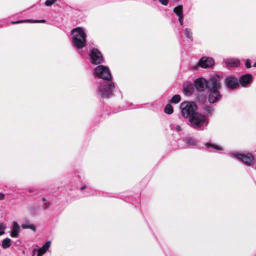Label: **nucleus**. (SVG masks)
I'll return each instance as SVG.
<instances>
[{
	"label": "nucleus",
	"instance_id": "obj_1",
	"mask_svg": "<svg viewBox=\"0 0 256 256\" xmlns=\"http://www.w3.org/2000/svg\"><path fill=\"white\" fill-rule=\"evenodd\" d=\"M94 74L100 78L106 80L96 89V94L102 98L111 96L115 89L114 82L111 81L112 76L109 68L106 66L99 65L94 70Z\"/></svg>",
	"mask_w": 256,
	"mask_h": 256
},
{
	"label": "nucleus",
	"instance_id": "obj_2",
	"mask_svg": "<svg viewBox=\"0 0 256 256\" xmlns=\"http://www.w3.org/2000/svg\"><path fill=\"white\" fill-rule=\"evenodd\" d=\"M73 36L72 41L74 46L77 49H81L86 44V34L83 28L77 27L72 30Z\"/></svg>",
	"mask_w": 256,
	"mask_h": 256
},
{
	"label": "nucleus",
	"instance_id": "obj_3",
	"mask_svg": "<svg viewBox=\"0 0 256 256\" xmlns=\"http://www.w3.org/2000/svg\"><path fill=\"white\" fill-rule=\"evenodd\" d=\"M190 125L197 130H204L209 123V120L199 112H195L189 118Z\"/></svg>",
	"mask_w": 256,
	"mask_h": 256
},
{
	"label": "nucleus",
	"instance_id": "obj_4",
	"mask_svg": "<svg viewBox=\"0 0 256 256\" xmlns=\"http://www.w3.org/2000/svg\"><path fill=\"white\" fill-rule=\"evenodd\" d=\"M180 108L182 116L186 118H190L195 114L197 106L192 102H184L180 104Z\"/></svg>",
	"mask_w": 256,
	"mask_h": 256
},
{
	"label": "nucleus",
	"instance_id": "obj_5",
	"mask_svg": "<svg viewBox=\"0 0 256 256\" xmlns=\"http://www.w3.org/2000/svg\"><path fill=\"white\" fill-rule=\"evenodd\" d=\"M230 156H234L237 159L241 160L246 166H250L255 160L254 159L252 154L250 153H242V152H234L230 154Z\"/></svg>",
	"mask_w": 256,
	"mask_h": 256
},
{
	"label": "nucleus",
	"instance_id": "obj_6",
	"mask_svg": "<svg viewBox=\"0 0 256 256\" xmlns=\"http://www.w3.org/2000/svg\"><path fill=\"white\" fill-rule=\"evenodd\" d=\"M90 60L93 64H99L102 63L104 58L101 52L97 48H92L90 52Z\"/></svg>",
	"mask_w": 256,
	"mask_h": 256
},
{
	"label": "nucleus",
	"instance_id": "obj_7",
	"mask_svg": "<svg viewBox=\"0 0 256 256\" xmlns=\"http://www.w3.org/2000/svg\"><path fill=\"white\" fill-rule=\"evenodd\" d=\"M207 90H219L220 88V77L218 75H214L210 77V80L207 81Z\"/></svg>",
	"mask_w": 256,
	"mask_h": 256
},
{
	"label": "nucleus",
	"instance_id": "obj_8",
	"mask_svg": "<svg viewBox=\"0 0 256 256\" xmlns=\"http://www.w3.org/2000/svg\"><path fill=\"white\" fill-rule=\"evenodd\" d=\"M214 64V60L212 58L203 56L196 64L192 66V68L194 70H196L198 66L203 68H208L212 66Z\"/></svg>",
	"mask_w": 256,
	"mask_h": 256
},
{
	"label": "nucleus",
	"instance_id": "obj_9",
	"mask_svg": "<svg viewBox=\"0 0 256 256\" xmlns=\"http://www.w3.org/2000/svg\"><path fill=\"white\" fill-rule=\"evenodd\" d=\"M225 84L230 90H233L239 86L238 80L232 76H227L225 78Z\"/></svg>",
	"mask_w": 256,
	"mask_h": 256
},
{
	"label": "nucleus",
	"instance_id": "obj_10",
	"mask_svg": "<svg viewBox=\"0 0 256 256\" xmlns=\"http://www.w3.org/2000/svg\"><path fill=\"white\" fill-rule=\"evenodd\" d=\"M194 86L198 91L203 92L207 88V80L204 78H198L194 80Z\"/></svg>",
	"mask_w": 256,
	"mask_h": 256
},
{
	"label": "nucleus",
	"instance_id": "obj_11",
	"mask_svg": "<svg viewBox=\"0 0 256 256\" xmlns=\"http://www.w3.org/2000/svg\"><path fill=\"white\" fill-rule=\"evenodd\" d=\"M209 92L208 102L210 104H214L218 102L221 98L222 96L218 90H208Z\"/></svg>",
	"mask_w": 256,
	"mask_h": 256
},
{
	"label": "nucleus",
	"instance_id": "obj_12",
	"mask_svg": "<svg viewBox=\"0 0 256 256\" xmlns=\"http://www.w3.org/2000/svg\"><path fill=\"white\" fill-rule=\"evenodd\" d=\"M252 80V76L250 74H246L239 78V82L242 86L248 84Z\"/></svg>",
	"mask_w": 256,
	"mask_h": 256
},
{
	"label": "nucleus",
	"instance_id": "obj_13",
	"mask_svg": "<svg viewBox=\"0 0 256 256\" xmlns=\"http://www.w3.org/2000/svg\"><path fill=\"white\" fill-rule=\"evenodd\" d=\"M205 146L207 148L208 150L210 152H216L222 150V148L215 144L206 142L205 144Z\"/></svg>",
	"mask_w": 256,
	"mask_h": 256
},
{
	"label": "nucleus",
	"instance_id": "obj_14",
	"mask_svg": "<svg viewBox=\"0 0 256 256\" xmlns=\"http://www.w3.org/2000/svg\"><path fill=\"white\" fill-rule=\"evenodd\" d=\"M10 232V236L12 238H16L18 236V234L20 232V226L16 222H12V228Z\"/></svg>",
	"mask_w": 256,
	"mask_h": 256
},
{
	"label": "nucleus",
	"instance_id": "obj_15",
	"mask_svg": "<svg viewBox=\"0 0 256 256\" xmlns=\"http://www.w3.org/2000/svg\"><path fill=\"white\" fill-rule=\"evenodd\" d=\"M51 242L50 241L46 242L42 248L36 250L38 252L37 256H42L44 254L50 247Z\"/></svg>",
	"mask_w": 256,
	"mask_h": 256
},
{
	"label": "nucleus",
	"instance_id": "obj_16",
	"mask_svg": "<svg viewBox=\"0 0 256 256\" xmlns=\"http://www.w3.org/2000/svg\"><path fill=\"white\" fill-rule=\"evenodd\" d=\"M202 112L203 116L208 118L214 112V108L211 106H206L202 108Z\"/></svg>",
	"mask_w": 256,
	"mask_h": 256
},
{
	"label": "nucleus",
	"instance_id": "obj_17",
	"mask_svg": "<svg viewBox=\"0 0 256 256\" xmlns=\"http://www.w3.org/2000/svg\"><path fill=\"white\" fill-rule=\"evenodd\" d=\"M184 94L187 96H190L192 94V87L188 84H184L183 85Z\"/></svg>",
	"mask_w": 256,
	"mask_h": 256
},
{
	"label": "nucleus",
	"instance_id": "obj_18",
	"mask_svg": "<svg viewBox=\"0 0 256 256\" xmlns=\"http://www.w3.org/2000/svg\"><path fill=\"white\" fill-rule=\"evenodd\" d=\"M225 64L228 66L230 67H234L238 66L240 64L239 60L234 59V58H230L226 59L225 60Z\"/></svg>",
	"mask_w": 256,
	"mask_h": 256
},
{
	"label": "nucleus",
	"instance_id": "obj_19",
	"mask_svg": "<svg viewBox=\"0 0 256 256\" xmlns=\"http://www.w3.org/2000/svg\"><path fill=\"white\" fill-rule=\"evenodd\" d=\"M188 146H194L196 144V140L192 138H187L184 140Z\"/></svg>",
	"mask_w": 256,
	"mask_h": 256
},
{
	"label": "nucleus",
	"instance_id": "obj_20",
	"mask_svg": "<svg viewBox=\"0 0 256 256\" xmlns=\"http://www.w3.org/2000/svg\"><path fill=\"white\" fill-rule=\"evenodd\" d=\"M174 12L178 16H183V7L182 6L180 5L174 9Z\"/></svg>",
	"mask_w": 256,
	"mask_h": 256
},
{
	"label": "nucleus",
	"instance_id": "obj_21",
	"mask_svg": "<svg viewBox=\"0 0 256 256\" xmlns=\"http://www.w3.org/2000/svg\"><path fill=\"white\" fill-rule=\"evenodd\" d=\"M11 246V240L9 238H6L2 241V246L3 248L6 249Z\"/></svg>",
	"mask_w": 256,
	"mask_h": 256
},
{
	"label": "nucleus",
	"instance_id": "obj_22",
	"mask_svg": "<svg viewBox=\"0 0 256 256\" xmlns=\"http://www.w3.org/2000/svg\"><path fill=\"white\" fill-rule=\"evenodd\" d=\"M26 22H45L46 20H20L18 21H13L11 22V24H20L22 23Z\"/></svg>",
	"mask_w": 256,
	"mask_h": 256
},
{
	"label": "nucleus",
	"instance_id": "obj_23",
	"mask_svg": "<svg viewBox=\"0 0 256 256\" xmlns=\"http://www.w3.org/2000/svg\"><path fill=\"white\" fill-rule=\"evenodd\" d=\"M184 33L188 39H190V41L192 42L193 40L192 32L190 28H186L184 30Z\"/></svg>",
	"mask_w": 256,
	"mask_h": 256
},
{
	"label": "nucleus",
	"instance_id": "obj_24",
	"mask_svg": "<svg viewBox=\"0 0 256 256\" xmlns=\"http://www.w3.org/2000/svg\"><path fill=\"white\" fill-rule=\"evenodd\" d=\"M22 228H29L32 230H34L36 228L35 226L29 222H26L25 224H22Z\"/></svg>",
	"mask_w": 256,
	"mask_h": 256
},
{
	"label": "nucleus",
	"instance_id": "obj_25",
	"mask_svg": "<svg viewBox=\"0 0 256 256\" xmlns=\"http://www.w3.org/2000/svg\"><path fill=\"white\" fill-rule=\"evenodd\" d=\"M164 112L168 114H172L174 112L173 108L170 104H167L164 108Z\"/></svg>",
	"mask_w": 256,
	"mask_h": 256
},
{
	"label": "nucleus",
	"instance_id": "obj_26",
	"mask_svg": "<svg viewBox=\"0 0 256 256\" xmlns=\"http://www.w3.org/2000/svg\"><path fill=\"white\" fill-rule=\"evenodd\" d=\"M181 100V97L179 94H176L172 97V102L174 104L178 103Z\"/></svg>",
	"mask_w": 256,
	"mask_h": 256
},
{
	"label": "nucleus",
	"instance_id": "obj_27",
	"mask_svg": "<svg viewBox=\"0 0 256 256\" xmlns=\"http://www.w3.org/2000/svg\"><path fill=\"white\" fill-rule=\"evenodd\" d=\"M170 128L172 130H176V132H180L181 130V127L179 125H177L176 124H171Z\"/></svg>",
	"mask_w": 256,
	"mask_h": 256
},
{
	"label": "nucleus",
	"instance_id": "obj_28",
	"mask_svg": "<svg viewBox=\"0 0 256 256\" xmlns=\"http://www.w3.org/2000/svg\"><path fill=\"white\" fill-rule=\"evenodd\" d=\"M6 226L4 224H0V236L5 233Z\"/></svg>",
	"mask_w": 256,
	"mask_h": 256
},
{
	"label": "nucleus",
	"instance_id": "obj_29",
	"mask_svg": "<svg viewBox=\"0 0 256 256\" xmlns=\"http://www.w3.org/2000/svg\"><path fill=\"white\" fill-rule=\"evenodd\" d=\"M53 4L54 2L52 0H46L45 2V4L48 6H51Z\"/></svg>",
	"mask_w": 256,
	"mask_h": 256
},
{
	"label": "nucleus",
	"instance_id": "obj_30",
	"mask_svg": "<svg viewBox=\"0 0 256 256\" xmlns=\"http://www.w3.org/2000/svg\"><path fill=\"white\" fill-rule=\"evenodd\" d=\"M169 0H159L160 2L164 6H167Z\"/></svg>",
	"mask_w": 256,
	"mask_h": 256
},
{
	"label": "nucleus",
	"instance_id": "obj_31",
	"mask_svg": "<svg viewBox=\"0 0 256 256\" xmlns=\"http://www.w3.org/2000/svg\"><path fill=\"white\" fill-rule=\"evenodd\" d=\"M178 17V21L180 24V25H182L184 24V16H181Z\"/></svg>",
	"mask_w": 256,
	"mask_h": 256
},
{
	"label": "nucleus",
	"instance_id": "obj_32",
	"mask_svg": "<svg viewBox=\"0 0 256 256\" xmlns=\"http://www.w3.org/2000/svg\"><path fill=\"white\" fill-rule=\"evenodd\" d=\"M246 65L248 68H250L251 67L250 60H246Z\"/></svg>",
	"mask_w": 256,
	"mask_h": 256
},
{
	"label": "nucleus",
	"instance_id": "obj_33",
	"mask_svg": "<svg viewBox=\"0 0 256 256\" xmlns=\"http://www.w3.org/2000/svg\"><path fill=\"white\" fill-rule=\"evenodd\" d=\"M4 198V194L2 193H0V200H2Z\"/></svg>",
	"mask_w": 256,
	"mask_h": 256
},
{
	"label": "nucleus",
	"instance_id": "obj_34",
	"mask_svg": "<svg viewBox=\"0 0 256 256\" xmlns=\"http://www.w3.org/2000/svg\"><path fill=\"white\" fill-rule=\"evenodd\" d=\"M34 188H30L28 190L30 192H34Z\"/></svg>",
	"mask_w": 256,
	"mask_h": 256
},
{
	"label": "nucleus",
	"instance_id": "obj_35",
	"mask_svg": "<svg viewBox=\"0 0 256 256\" xmlns=\"http://www.w3.org/2000/svg\"><path fill=\"white\" fill-rule=\"evenodd\" d=\"M36 252V249H34L33 250H32V256H34V254L35 252Z\"/></svg>",
	"mask_w": 256,
	"mask_h": 256
},
{
	"label": "nucleus",
	"instance_id": "obj_36",
	"mask_svg": "<svg viewBox=\"0 0 256 256\" xmlns=\"http://www.w3.org/2000/svg\"><path fill=\"white\" fill-rule=\"evenodd\" d=\"M86 188V186H82V187H80V190H84Z\"/></svg>",
	"mask_w": 256,
	"mask_h": 256
},
{
	"label": "nucleus",
	"instance_id": "obj_37",
	"mask_svg": "<svg viewBox=\"0 0 256 256\" xmlns=\"http://www.w3.org/2000/svg\"><path fill=\"white\" fill-rule=\"evenodd\" d=\"M253 164H256L255 168H256V160H254V162Z\"/></svg>",
	"mask_w": 256,
	"mask_h": 256
},
{
	"label": "nucleus",
	"instance_id": "obj_38",
	"mask_svg": "<svg viewBox=\"0 0 256 256\" xmlns=\"http://www.w3.org/2000/svg\"><path fill=\"white\" fill-rule=\"evenodd\" d=\"M254 66L256 67V62L254 64Z\"/></svg>",
	"mask_w": 256,
	"mask_h": 256
},
{
	"label": "nucleus",
	"instance_id": "obj_39",
	"mask_svg": "<svg viewBox=\"0 0 256 256\" xmlns=\"http://www.w3.org/2000/svg\"><path fill=\"white\" fill-rule=\"evenodd\" d=\"M52 0L53 2L54 3L56 1V0Z\"/></svg>",
	"mask_w": 256,
	"mask_h": 256
}]
</instances>
